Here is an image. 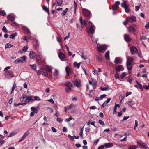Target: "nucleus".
<instances>
[{
	"label": "nucleus",
	"mask_w": 149,
	"mask_h": 149,
	"mask_svg": "<svg viewBox=\"0 0 149 149\" xmlns=\"http://www.w3.org/2000/svg\"><path fill=\"white\" fill-rule=\"evenodd\" d=\"M88 23L91 26L90 27H88L86 29L87 31L88 34H89L91 33L93 34L95 32V26L91 22L89 21Z\"/></svg>",
	"instance_id": "nucleus-1"
},
{
	"label": "nucleus",
	"mask_w": 149,
	"mask_h": 149,
	"mask_svg": "<svg viewBox=\"0 0 149 149\" xmlns=\"http://www.w3.org/2000/svg\"><path fill=\"white\" fill-rule=\"evenodd\" d=\"M136 21V17L134 16H132L131 17H128L126 20L124 22V24L126 25L128 23H132L134 21Z\"/></svg>",
	"instance_id": "nucleus-2"
},
{
	"label": "nucleus",
	"mask_w": 149,
	"mask_h": 149,
	"mask_svg": "<svg viewBox=\"0 0 149 149\" xmlns=\"http://www.w3.org/2000/svg\"><path fill=\"white\" fill-rule=\"evenodd\" d=\"M26 56H24L22 57H20L15 60V61L14 63L16 64L19 63H23L26 62Z\"/></svg>",
	"instance_id": "nucleus-3"
},
{
	"label": "nucleus",
	"mask_w": 149,
	"mask_h": 149,
	"mask_svg": "<svg viewBox=\"0 0 149 149\" xmlns=\"http://www.w3.org/2000/svg\"><path fill=\"white\" fill-rule=\"evenodd\" d=\"M107 47L105 45H101L97 47V49L100 52L105 51L107 49Z\"/></svg>",
	"instance_id": "nucleus-4"
},
{
	"label": "nucleus",
	"mask_w": 149,
	"mask_h": 149,
	"mask_svg": "<svg viewBox=\"0 0 149 149\" xmlns=\"http://www.w3.org/2000/svg\"><path fill=\"white\" fill-rule=\"evenodd\" d=\"M83 12L84 15L86 16L89 17L91 15L90 11L86 9H83Z\"/></svg>",
	"instance_id": "nucleus-5"
},
{
	"label": "nucleus",
	"mask_w": 149,
	"mask_h": 149,
	"mask_svg": "<svg viewBox=\"0 0 149 149\" xmlns=\"http://www.w3.org/2000/svg\"><path fill=\"white\" fill-rule=\"evenodd\" d=\"M63 1V0H56L55 2L53 4L52 6H60L61 5Z\"/></svg>",
	"instance_id": "nucleus-6"
},
{
	"label": "nucleus",
	"mask_w": 149,
	"mask_h": 149,
	"mask_svg": "<svg viewBox=\"0 0 149 149\" xmlns=\"http://www.w3.org/2000/svg\"><path fill=\"white\" fill-rule=\"evenodd\" d=\"M74 84L77 87H80L81 86V81L79 79H77L75 81H73Z\"/></svg>",
	"instance_id": "nucleus-7"
},
{
	"label": "nucleus",
	"mask_w": 149,
	"mask_h": 149,
	"mask_svg": "<svg viewBox=\"0 0 149 149\" xmlns=\"http://www.w3.org/2000/svg\"><path fill=\"white\" fill-rule=\"evenodd\" d=\"M122 61V59L120 57H116L115 58L114 60V63L117 64H120L121 63Z\"/></svg>",
	"instance_id": "nucleus-8"
},
{
	"label": "nucleus",
	"mask_w": 149,
	"mask_h": 149,
	"mask_svg": "<svg viewBox=\"0 0 149 149\" xmlns=\"http://www.w3.org/2000/svg\"><path fill=\"white\" fill-rule=\"evenodd\" d=\"M58 56L60 59L62 61H64V59L65 58V54L62 52H61L59 53Z\"/></svg>",
	"instance_id": "nucleus-9"
},
{
	"label": "nucleus",
	"mask_w": 149,
	"mask_h": 149,
	"mask_svg": "<svg viewBox=\"0 0 149 149\" xmlns=\"http://www.w3.org/2000/svg\"><path fill=\"white\" fill-rule=\"evenodd\" d=\"M5 75L6 77L8 78H10L13 77L12 72L9 71L6 72L5 74Z\"/></svg>",
	"instance_id": "nucleus-10"
},
{
	"label": "nucleus",
	"mask_w": 149,
	"mask_h": 149,
	"mask_svg": "<svg viewBox=\"0 0 149 149\" xmlns=\"http://www.w3.org/2000/svg\"><path fill=\"white\" fill-rule=\"evenodd\" d=\"M130 50L131 54H134L137 52V49L135 47H133L131 48Z\"/></svg>",
	"instance_id": "nucleus-11"
},
{
	"label": "nucleus",
	"mask_w": 149,
	"mask_h": 149,
	"mask_svg": "<svg viewBox=\"0 0 149 149\" xmlns=\"http://www.w3.org/2000/svg\"><path fill=\"white\" fill-rule=\"evenodd\" d=\"M115 69L116 71L119 72L120 71L123 70H124V68L123 66L122 65H119L118 66H116Z\"/></svg>",
	"instance_id": "nucleus-12"
},
{
	"label": "nucleus",
	"mask_w": 149,
	"mask_h": 149,
	"mask_svg": "<svg viewBox=\"0 0 149 149\" xmlns=\"http://www.w3.org/2000/svg\"><path fill=\"white\" fill-rule=\"evenodd\" d=\"M12 15V14H9L7 16V19L9 20L12 21H14L15 20V16H13Z\"/></svg>",
	"instance_id": "nucleus-13"
},
{
	"label": "nucleus",
	"mask_w": 149,
	"mask_h": 149,
	"mask_svg": "<svg viewBox=\"0 0 149 149\" xmlns=\"http://www.w3.org/2000/svg\"><path fill=\"white\" fill-rule=\"evenodd\" d=\"M124 39L127 42H129L131 41V39L129 36L127 34L124 35Z\"/></svg>",
	"instance_id": "nucleus-14"
},
{
	"label": "nucleus",
	"mask_w": 149,
	"mask_h": 149,
	"mask_svg": "<svg viewBox=\"0 0 149 149\" xmlns=\"http://www.w3.org/2000/svg\"><path fill=\"white\" fill-rule=\"evenodd\" d=\"M32 97H33L32 96H26V99L25 100V101L28 102H29L31 101H34V100L32 99Z\"/></svg>",
	"instance_id": "nucleus-15"
},
{
	"label": "nucleus",
	"mask_w": 149,
	"mask_h": 149,
	"mask_svg": "<svg viewBox=\"0 0 149 149\" xmlns=\"http://www.w3.org/2000/svg\"><path fill=\"white\" fill-rule=\"evenodd\" d=\"M29 133V131H27L24 134L22 137L21 138V139H20L19 141V142H20L23 140L28 135Z\"/></svg>",
	"instance_id": "nucleus-16"
},
{
	"label": "nucleus",
	"mask_w": 149,
	"mask_h": 149,
	"mask_svg": "<svg viewBox=\"0 0 149 149\" xmlns=\"http://www.w3.org/2000/svg\"><path fill=\"white\" fill-rule=\"evenodd\" d=\"M36 55V54L33 51H31L30 52L29 54V56L32 59H34Z\"/></svg>",
	"instance_id": "nucleus-17"
},
{
	"label": "nucleus",
	"mask_w": 149,
	"mask_h": 149,
	"mask_svg": "<svg viewBox=\"0 0 149 149\" xmlns=\"http://www.w3.org/2000/svg\"><path fill=\"white\" fill-rule=\"evenodd\" d=\"M31 109L33 112L36 113L38 112V107H31Z\"/></svg>",
	"instance_id": "nucleus-18"
},
{
	"label": "nucleus",
	"mask_w": 149,
	"mask_h": 149,
	"mask_svg": "<svg viewBox=\"0 0 149 149\" xmlns=\"http://www.w3.org/2000/svg\"><path fill=\"white\" fill-rule=\"evenodd\" d=\"M104 146L106 148H108L112 147L113 146V144L112 143H105Z\"/></svg>",
	"instance_id": "nucleus-19"
},
{
	"label": "nucleus",
	"mask_w": 149,
	"mask_h": 149,
	"mask_svg": "<svg viewBox=\"0 0 149 149\" xmlns=\"http://www.w3.org/2000/svg\"><path fill=\"white\" fill-rule=\"evenodd\" d=\"M17 132H17L16 131H15L11 132L10 133V134L8 135V137H11L14 136L17 133Z\"/></svg>",
	"instance_id": "nucleus-20"
},
{
	"label": "nucleus",
	"mask_w": 149,
	"mask_h": 149,
	"mask_svg": "<svg viewBox=\"0 0 149 149\" xmlns=\"http://www.w3.org/2000/svg\"><path fill=\"white\" fill-rule=\"evenodd\" d=\"M128 31L129 32H134L135 31V29L133 26H130L128 28Z\"/></svg>",
	"instance_id": "nucleus-21"
},
{
	"label": "nucleus",
	"mask_w": 149,
	"mask_h": 149,
	"mask_svg": "<svg viewBox=\"0 0 149 149\" xmlns=\"http://www.w3.org/2000/svg\"><path fill=\"white\" fill-rule=\"evenodd\" d=\"M105 57L108 60H109L110 59L109 58V51H107V52H106L105 55Z\"/></svg>",
	"instance_id": "nucleus-22"
},
{
	"label": "nucleus",
	"mask_w": 149,
	"mask_h": 149,
	"mask_svg": "<svg viewBox=\"0 0 149 149\" xmlns=\"http://www.w3.org/2000/svg\"><path fill=\"white\" fill-rule=\"evenodd\" d=\"M121 7L124 8L128 6V5L127 3V2L125 1H124L121 3Z\"/></svg>",
	"instance_id": "nucleus-23"
},
{
	"label": "nucleus",
	"mask_w": 149,
	"mask_h": 149,
	"mask_svg": "<svg viewBox=\"0 0 149 149\" xmlns=\"http://www.w3.org/2000/svg\"><path fill=\"white\" fill-rule=\"evenodd\" d=\"M23 29L25 33H26L28 34H29L30 33V32L28 28L26 27H23Z\"/></svg>",
	"instance_id": "nucleus-24"
},
{
	"label": "nucleus",
	"mask_w": 149,
	"mask_h": 149,
	"mask_svg": "<svg viewBox=\"0 0 149 149\" xmlns=\"http://www.w3.org/2000/svg\"><path fill=\"white\" fill-rule=\"evenodd\" d=\"M46 71H47L51 73L52 72V69L50 66H47L46 67Z\"/></svg>",
	"instance_id": "nucleus-25"
},
{
	"label": "nucleus",
	"mask_w": 149,
	"mask_h": 149,
	"mask_svg": "<svg viewBox=\"0 0 149 149\" xmlns=\"http://www.w3.org/2000/svg\"><path fill=\"white\" fill-rule=\"evenodd\" d=\"M65 85L66 87H72V84L70 82H66L65 84Z\"/></svg>",
	"instance_id": "nucleus-26"
},
{
	"label": "nucleus",
	"mask_w": 149,
	"mask_h": 149,
	"mask_svg": "<svg viewBox=\"0 0 149 149\" xmlns=\"http://www.w3.org/2000/svg\"><path fill=\"white\" fill-rule=\"evenodd\" d=\"M138 148L137 146L136 145L130 146L128 149H136Z\"/></svg>",
	"instance_id": "nucleus-27"
},
{
	"label": "nucleus",
	"mask_w": 149,
	"mask_h": 149,
	"mask_svg": "<svg viewBox=\"0 0 149 149\" xmlns=\"http://www.w3.org/2000/svg\"><path fill=\"white\" fill-rule=\"evenodd\" d=\"M134 61V59L132 57H130L127 60V63H131L132 62Z\"/></svg>",
	"instance_id": "nucleus-28"
},
{
	"label": "nucleus",
	"mask_w": 149,
	"mask_h": 149,
	"mask_svg": "<svg viewBox=\"0 0 149 149\" xmlns=\"http://www.w3.org/2000/svg\"><path fill=\"white\" fill-rule=\"evenodd\" d=\"M127 68L128 70H130L132 69V66L131 63H127Z\"/></svg>",
	"instance_id": "nucleus-29"
},
{
	"label": "nucleus",
	"mask_w": 149,
	"mask_h": 149,
	"mask_svg": "<svg viewBox=\"0 0 149 149\" xmlns=\"http://www.w3.org/2000/svg\"><path fill=\"white\" fill-rule=\"evenodd\" d=\"M100 56H99V55H97L96 56L97 58V60H98V62H101L102 61V56L100 55Z\"/></svg>",
	"instance_id": "nucleus-30"
},
{
	"label": "nucleus",
	"mask_w": 149,
	"mask_h": 149,
	"mask_svg": "<svg viewBox=\"0 0 149 149\" xmlns=\"http://www.w3.org/2000/svg\"><path fill=\"white\" fill-rule=\"evenodd\" d=\"M26 96L25 95H23L22 96L20 97V100L21 102L25 101V100L26 99Z\"/></svg>",
	"instance_id": "nucleus-31"
},
{
	"label": "nucleus",
	"mask_w": 149,
	"mask_h": 149,
	"mask_svg": "<svg viewBox=\"0 0 149 149\" xmlns=\"http://www.w3.org/2000/svg\"><path fill=\"white\" fill-rule=\"evenodd\" d=\"M141 146L143 147L144 149H149L148 147L147 146V144L145 143H142Z\"/></svg>",
	"instance_id": "nucleus-32"
},
{
	"label": "nucleus",
	"mask_w": 149,
	"mask_h": 149,
	"mask_svg": "<svg viewBox=\"0 0 149 149\" xmlns=\"http://www.w3.org/2000/svg\"><path fill=\"white\" fill-rule=\"evenodd\" d=\"M80 63H78L77 62H75L74 63V65L75 67H77L78 68H79L80 67Z\"/></svg>",
	"instance_id": "nucleus-33"
},
{
	"label": "nucleus",
	"mask_w": 149,
	"mask_h": 149,
	"mask_svg": "<svg viewBox=\"0 0 149 149\" xmlns=\"http://www.w3.org/2000/svg\"><path fill=\"white\" fill-rule=\"evenodd\" d=\"M59 74L58 71L56 69H55V71L53 72V74L54 76H57Z\"/></svg>",
	"instance_id": "nucleus-34"
},
{
	"label": "nucleus",
	"mask_w": 149,
	"mask_h": 149,
	"mask_svg": "<svg viewBox=\"0 0 149 149\" xmlns=\"http://www.w3.org/2000/svg\"><path fill=\"white\" fill-rule=\"evenodd\" d=\"M13 46V45L9 43H7L5 46V48H10Z\"/></svg>",
	"instance_id": "nucleus-35"
},
{
	"label": "nucleus",
	"mask_w": 149,
	"mask_h": 149,
	"mask_svg": "<svg viewBox=\"0 0 149 149\" xmlns=\"http://www.w3.org/2000/svg\"><path fill=\"white\" fill-rule=\"evenodd\" d=\"M92 83H93V86H96L97 85V81L95 79H92Z\"/></svg>",
	"instance_id": "nucleus-36"
},
{
	"label": "nucleus",
	"mask_w": 149,
	"mask_h": 149,
	"mask_svg": "<svg viewBox=\"0 0 149 149\" xmlns=\"http://www.w3.org/2000/svg\"><path fill=\"white\" fill-rule=\"evenodd\" d=\"M83 127L81 128V129L80 132L79 133V135L81 137V138L82 139L83 138Z\"/></svg>",
	"instance_id": "nucleus-37"
},
{
	"label": "nucleus",
	"mask_w": 149,
	"mask_h": 149,
	"mask_svg": "<svg viewBox=\"0 0 149 149\" xmlns=\"http://www.w3.org/2000/svg\"><path fill=\"white\" fill-rule=\"evenodd\" d=\"M43 9L44 10L46 11L48 13H49V10L48 8L46 6H44L43 7Z\"/></svg>",
	"instance_id": "nucleus-38"
},
{
	"label": "nucleus",
	"mask_w": 149,
	"mask_h": 149,
	"mask_svg": "<svg viewBox=\"0 0 149 149\" xmlns=\"http://www.w3.org/2000/svg\"><path fill=\"white\" fill-rule=\"evenodd\" d=\"M100 89L102 91H108L109 90V88L108 87L102 88L101 87L100 88Z\"/></svg>",
	"instance_id": "nucleus-39"
},
{
	"label": "nucleus",
	"mask_w": 149,
	"mask_h": 149,
	"mask_svg": "<svg viewBox=\"0 0 149 149\" xmlns=\"http://www.w3.org/2000/svg\"><path fill=\"white\" fill-rule=\"evenodd\" d=\"M65 71L67 74H69V72L70 71V69L68 66H67L65 68Z\"/></svg>",
	"instance_id": "nucleus-40"
},
{
	"label": "nucleus",
	"mask_w": 149,
	"mask_h": 149,
	"mask_svg": "<svg viewBox=\"0 0 149 149\" xmlns=\"http://www.w3.org/2000/svg\"><path fill=\"white\" fill-rule=\"evenodd\" d=\"M81 56L82 58L85 60L87 58V56L86 55H84L83 52H82L81 54Z\"/></svg>",
	"instance_id": "nucleus-41"
},
{
	"label": "nucleus",
	"mask_w": 149,
	"mask_h": 149,
	"mask_svg": "<svg viewBox=\"0 0 149 149\" xmlns=\"http://www.w3.org/2000/svg\"><path fill=\"white\" fill-rule=\"evenodd\" d=\"M71 87H67L65 88V91L66 93L70 92L71 90Z\"/></svg>",
	"instance_id": "nucleus-42"
},
{
	"label": "nucleus",
	"mask_w": 149,
	"mask_h": 149,
	"mask_svg": "<svg viewBox=\"0 0 149 149\" xmlns=\"http://www.w3.org/2000/svg\"><path fill=\"white\" fill-rule=\"evenodd\" d=\"M30 66L32 68V69L33 70H36V65L35 64H33V65H30Z\"/></svg>",
	"instance_id": "nucleus-43"
},
{
	"label": "nucleus",
	"mask_w": 149,
	"mask_h": 149,
	"mask_svg": "<svg viewBox=\"0 0 149 149\" xmlns=\"http://www.w3.org/2000/svg\"><path fill=\"white\" fill-rule=\"evenodd\" d=\"M6 15L5 11L3 10L0 11V15L1 16H5Z\"/></svg>",
	"instance_id": "nucleus-44"
},
{
	"label": "nucleus",
	"mask_w": 149,
	"mask_h": 149,
	"mask_svg": "<svg viewBox=\"0 0 149 149\" xmlns=\"http://www.w3.org/2000/svg\"><path fill=\"white\" fill-rule=\"evenodd\" d=\"M68 9L66 8L63 11L62 14L63 15H65L66 13L68 11Z\"/></svg>",
	"instance_id": "nucleus-45"
},
{
	"label": "nucleus",
	"mask_w": 149,
	"mask_h": 149,
	"mask_svg": "<svg viewBox=\"0 0 149 149\" xmlns=\"http://www.w3.org/2000/svg\"><path fill=\"white\" fill-rule=\"evenodd\" d=\"M74 13H76V10L77 9V4L75 2V1L74 2Z\"/></svg>",
	"instance_id": "nucleus-46"
},
{
	"label": "nucleus",
	"mask_w": 149,
	"mask_h": 149,
	"mask_svg": "<svg viewBox=\"0 0 149 149\" xmlns=\"http://www.w3.org/2000/svg\"><path fill=\"white\" fill-rule=\"evenodd\" d=\"M110 100H111L110 98H108L106 101H105L104 102V104H105L107 105V104L110 101Z\"/></svg>",
	"instance_id": "nucleus-47"
},
{
	"label": "nucleus",
	"mask_w": 149,
	"mask_h": 149,
	"mask_svg": "<svg viewBox=\"0 0 149 149\" xmlns=\"http://www.w3.org/2000/svg\"><path fill=\"white\" fill-rule=\"evenodd\" d=\"M16 35L14 33H12L10 36V38L13 39L16 36Z\"/></svg>",
	"instance_id": "nucleus-48"
},
{
	"label": "nucleus",
	"mask_w": 149,
	"mask_h": 149,
	"mask_svg": "<svg viewBox=\"0 0 149 149\" xmlns=\"http://www.w3.org/2000/svg\"><path fill=\"white\" fill-rule=\"evenodd\" d=\"M73 119L71 117L70 118H67L65 119V121L67 122H68L71 120Z\"/></svg>",
	"instance_id": "nucleus-49"
},
{
	"label": "nucleus",
	"mask_w": 149,
	"mask_h": 149,
	"mask_svg": "<svg viewBox=\"0 0 149 149\" xmlns=\"http://www.w3.org/2000/svg\"><path fill=\"white\" fill-rule=\"evenodd\" d=\"M57 121L59 122H62L63 121V119H62L60 117H58L57 119Z\"/></svg>",
	"instance_id": "nucleus-50"
},
{
	"label": "nucleus",
	"mask_w": 149,
	"mask_h": 149,
	"mask_svg": "<svg viewBox=\"0 0 149 149\" xmlns=\"http://www.w3.org/2000/svg\"><path fill=\"white\" fill-rule=\"evenodd\" d=\"M126 76V73L125 72H123L122 73L121 75V78L123 79Z\"/></svg>",
	"instance_id": "nucleus-51"
},
{
	"label": "nucleus",
	"mask_w": 149,
	"mask_h": 149,
	"mask_svg": "<svg viewBox=\"0 0 149 149\" xmlns=\"http://www.w3.org/2000/svg\"><path fill=\"white\" fill-rule=\"evenodd\" d=\"M99 123L100 124V125H105V123H104V122L102 120H99Z\"/></svg>",
	"instance_id": "nucleus-52"
},
{
	"label": "nucleus",
	"mask_w": 149,
	"mask_h": 149,
	"mask_svg": "<svg viewBox=\"0 0 149 149\" xmlns=\"http://www.w3.org/2000/svg\"><path fill=\"white\" fill-rule=\"evenodd\" d=\"M129 118V116H124L123 119L121 120V121L123 122L124 120H126L128 119Z\"/></svg>",
	"instance_id": "nucleus-53"
},
{
	"label": "nucleus",
	"mask_w": 149,
	"mask_h": 149,
	"mask_svg": "<svg viewBox=\"0 0 149 149\" xmlns=\"http://www.w3.org/2000/svg\"><path fill=\"white\" fill-rule=\"evenodd\" d=\"M125 9V11L126 13H128L130 10V9L128 7V6L124 8Z\"/></svg>",
	"instance_id": "nucleus-54"
},
{
	"label": "nucleus",
	"mask_w": 149,
	"mask_h": 149,
	"mask_svg": "<svg viewBox=\"0 0 149 149\" xmlns=\"http://www.w3.org/2000/svg\"><path fill=\"white\" fill-rule=\"evenodd\" d=\"M36 59L38 61H41V59L40 56L38 55H36Z\"/></svg>",
	"instance_id": "nucleus-55"
},
{
	"label": "nucleus",
	"mask_w": 149,
	"mask_h": 149,
	"mask_svg": "<svg viewBox=\"0 0 149 149\" xmlns=\"http://www.w3.org/2000/svg\"><path fill=\"white\" fill-rule=\"evenodd\" d=\"M93 74L95 75H98V72H97V71L95 69H94L93 70Z\"/></svg>",
	"instance_id": "nucleus-56"
},
{
	"label": "nucleus",
	"mask_w": 149,
	"mask_h": 149,
	"mask_svg": "<svg viewBox=\"0 0 149 149\" xmlns=\"http://www.w3.org/2000/svg\"><path fill=\"white\" fill-rule=\"evenodd\" d=\"M118 8V6H113L112 8V10L113 11H115L117 10Z\"/></svg>",
	"instance_id": "nucleus-57"
},
{
	"label": "nucleus",
	"mask_w": 149,
	"mask_h": 149,
	"mask_svg": "<svg viewBox=\"0 0 149 149\" xmlns=\"http://www.w3.org/2000/svg\"><path fill=\"white\" fill-rule=\"evenodd\" d=\"M70 37V33H68V36L65 37L64 38V40H68Z\"/></svg>",
	"instance_id": "nucleus-58"
},
{
	"label": "nucleus",
	"mask_w": 149,
	"mask_h": 149,
	"mask_svg": "<svg viewBox=\"0 0 149 149\" xmlns=\"http://www.w3.org/2000/svg\"><path fill=\"white\" fill-rule=\"evenodd\" d=\"M89 21H88V20H85V19L84 20L83 22V25H84L85 26H86L87 22H88Z\"/></svg>",
	"instance_id": "nucleus-59"
},
{
	"label": "nucleus",
	"mask_w": 149,
	"mask_h": 149,
	"mask_svg": "<svg viewBox=\"0 0 149 149\" xmlns=\"http://www.w3.org/2000/svg\"><path fill=\"white\" fill-rule=\"evenodd\" d=\"M102 100L100 97H96V98L95 99V100L97 101H98L99 100Z\"/></svg>",
	"instance_id": "nucleus-60"
},
{
	"label": "nucleus",
	"mask_w": 149,
	"mask_h": 149,
	"mask_svg": "<svg viewBox=\"0 0 149 149\" xmlns=\"http://www.w3.org/2000/svg\"><path fill=\"white\" fill-rule=\"evenodd\" d=\"M28 49V47L27 46H25L23 48V50L24 51L26 52L27 51Z\"/></svg>",
	"instance_id": "nucleus-61"
},
{
	"label": "nucleus",
	"mask_w": 149,
	"mask_h": 149,
	"mask_svg": "<svg viewBox=\"0 0 149 149\" xmlns=\"http://www.w3.org/2000/svg\"><path fill=\"white\" fill-rule=\"evenodd\" d=\"M97 108L95 106H93L90 107V109L95 110Z\"/></svg>",
	"instance_id": "nucleus-62"
},
{
	"label": "nucleus",
	"mask_w": 149,
	"mask_h": 149,
	"mask_svg": "<svg viewBox=\"0 0 149 149\" xmlns=\"http://www.w3.org/2000/svg\"><path fill=\"white\" fill-rule=\"evenodd\" d=\"M57 40L58 41V42L59 43H62V40L61 39L58 37H57L56 38Z\"/></svg>",
	"instance_id": "nucleus-63"
},
{
	"label": "nucleus",
	"mask_w": 149,
	"mask_h": 149,
	"mask_svg": "<svg viewBox=\"0 0 149 149\" xmlns=\"http://www.w3.org/2000/svg\"><path fill=\"white\" fill-rule=\"evenodd\" d=\"M115 77L116 79H118L119 78V75L118 73H116L115 74Z\"/></svg>",
	"instance_id": "nucleus-64"
}]
</instances>
